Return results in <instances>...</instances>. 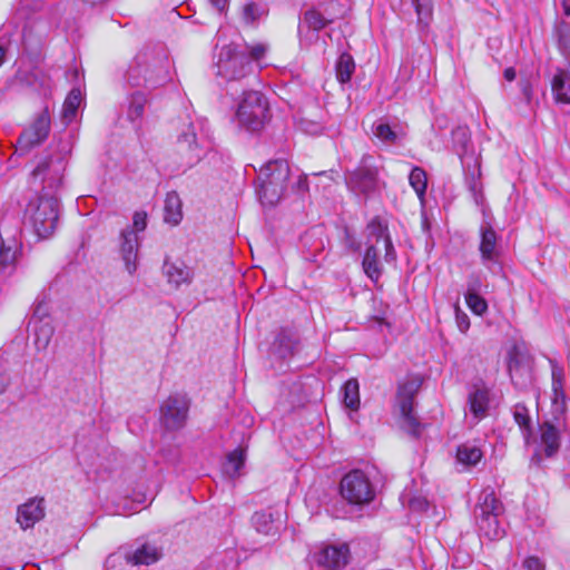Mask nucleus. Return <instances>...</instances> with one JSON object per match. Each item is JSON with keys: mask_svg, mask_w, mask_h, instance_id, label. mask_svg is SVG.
Returning <instances> with one entry per match:
<instances>
[{"mask_svg": "<svg viewBox=\"0 0 570 570\" xmlns=\"http://www.w3.org/2000/svg\"><path fill=\"white\" fill-rule=\"evenodd\" d=\"M558 48L563 56L570 53V22L560 20L556 23L553 30Z\"/></svg>", "mask_w": 570, "mask_h": 570, "instance_id": "obj_38", "label": "nucleus"}, {"mask_svg": "<svg viewBox=\"0 0 570 570\" xmlns=\"http://www.w3.org/2000/svg\"><path fill=\"white\" fill-rule=\"evenodd\" d=\"M163 271L169 284L178 288L180 285H189L194 278V269L184 262L165 261Z\"/></svg>", "mask_w": 570, "mask_h": 570, "instance_id": "obj_25", "label": "nucleus"}, {"mask_svg": "<svg viewBox=\"0 0 570 570\" xmlns=\"http://www.w3.org/2000/svg\"><path fill=\"white\" fill-rule=\"evenodd\" d=\"M519 87H520V90H521V94L523 96L525 104L530 106L532 102V98H533V89H532V85H531L530 80L521 79L519 81Z\"/></svg>", "mask_w": 570, "mask_h": 570, "instance_id": "obj_53", "label": "nucleus"}, {"mask_svg": "<svg viewBox=\"0 0 570 570\" xmlns=\"http://www.w3.org/2000/svg\"><path fill=\"white\" fill-rule=\"evenodd\" d=\"M540 444L547 458L554 456L561 445V439L569 436L570 431L564 416L543 419L539 424Z\"/></svg>", "mask_w": 570, "mask_h": 570, "instance_id": "obj_12", "label": "nucleus"}, {"mask_svg": "<svg viewBox=\"0 0 570 570\" xmlns=\"http://www.w3.org/2000/svg\"><path fill=\"white\" fill-rule=\"evenodd\" d=\"M302 246L307 250V258L316 261L317 257L324 252L328 239H324V228L322 226H315L308 229L301 237Z\"/></svg>", "mask_w": 570, "mask_h": 570, "instance_id": "obj_27", "label": "nucleus"}, {"mask_svg": "<svg viewBox=\"0 0 570 570\" xmlns=\"http://www.w3.org/2000/svg\"><path fill=\"white\" fill-rule=\"evenodd\" d=\"M465 301L470 309L478 316H481L488 308L487 301L478 293H466Z\"/></svg>", "mask_w": 570, "mask_h": 570, "instance_id": "obj_49", "label": "nucleus"}, {"mask_svg": "<svg viewBox=\"0 0 570 570\" xmlns=\"http://www.w3.org/2000/svg\"><path fill=\"white\" fill-rule=\"evenodd\" d=\"M189 400L186 395H169L160 406V423L169 431L181 429L187 421Z\"/></svg>", "mask_w": 570, "mask_h": 570, "instance_id": "obj_13", "label": "nucleus"}, {"mask_svg": "<svg viewBox=\"0 0 570 570\" xmlns=\"http://www.w3.org/2000/svg\"><path fill=\"white\" fill-rule=\"evenodd\" d=\"M322 8L323 4L320 3L318 8H309L303 13L297 28L299 36L303 33L304 28L308 31L320 32L334 22L335 18L328 13L326 8Z\"/></svg>", "mask_w": 570, "mask_h": 570, "instance_id": "obj_20", "label": "nucleus"}, {"mask_svg": "<svg viewBox=\"0 0 570 570\" xmlns=\"http://www.w3.org/2000/svg\"><path fill=\"white\" fill-rule=\"evenodd\" d=\"M452 145L455 154L463 159V156L468 153V148L471 144V137L466 127H456L451 132ZM464 160H462L463 163Z\"/></svg>", "mask_w": 570, "mask_h": 570, "instance_id": "obj_35", "label": "nucleus"}, {"mask_svg": "<svg viewBox=\"0 0 570 570\" xmlns=\"http://www.w3.org/2000/svg\"><path fill=\"white\" fill-rule=\"evenodd\" d=\"M289 173V165L285 159L271 160L261 168L256 191L262 204L274 206L281 200Z\"/></svg>", "mask_w": 570, "mask_h": 570, "instance_id": "obj_4", "label": "nucleus"}, {"mask_svg": "<svg viewBox=\"0 0 570 570\" xmlns=\"http://www.w3.org/2000/svg\"><path fill=\"white\" fill-rule=\"evenodd\" d=\"M171 63L164 46L146 47L140 50L127 72L126 80L131 87L154 90L171 80Z\"/></svg>", "mask_w": 570, "mask_h": 570, "instance_id": "obj_1", "label": "nucleus"}, {"mask_svg": "<svg viewBox=\"0 0 570 570\" xmlns=\"http://www.w3.org/2000/svg\"><path fill=\"white\" fill-rule=\"evenodd\" d=\"M267 14V9L264 4L250 1L243 7V20L247 24L256 23L263 16Z\"/></svg>", "mask_w": 570, "mask_h": 570, "instance_id": "obj_43", "label": "nucleus"}, {"mask_svg": "<svg viewBox=\"0 0 570 570\" xmlns=\"http://www.w3.org/2000/svg\"><path fill=\"white\" fill-rule=\"evenodd\" d=\"M422 381L419 377H409L399 383L396 391V406L403 420V426L413 436L420 435L421 424L414 413V400L420 391Z\"/></svg>", "mask_w": 570, "mask_h": 570, "instance_id": "obj_10", "label": "nucleus"}, {"mask_svg": "<svg viewBox=\"0 0 570 570\" xmlns=\"http://www.w3.org/2000/svg\"><path fill=\"white\" fill-rule=\"evenodd\" d=\"M552 94L558 104H570V73L558 69L551 82Z\"/></svg>", "mask_w": 570, "mask_h": 570, "instance_id": "obj_30", "label": "nucleus"}, {"mask_svg": "<svg viewBox=\"0 0 570 570\" xmlns=\"http://www.w3.org/2000/svg\"><path fill=\"white\" fill-rule=\"evenodd\" d=\"M17 249L0 242V271L11 273L16 267Z\"/></svg>", "mask_w": 570, "mask_h": 570, "instance_id": "obj_46", "label": "nucleus"}, {"mask_svg": "<svg viewBox=\"0 0 570 570\" xmlns=\"http://www.w3.org/2000/svg\"><path fill=\"white\" fill-rule=\"evenodd\" d=\"M46 505L43 498H31L17 510V522L22 530L33 528V525L42 520L46 514Z\"/></svg>", "mask_w": 570, "mask_h": 570, "instance_id": "obj_16", "label": "nucleus"}, {"mask_svg": "<svg viewBox=\"0 0 570 570\" xmlns=\"http://www.w3.org/2000/svg\"><path fill=\"white\" fill-rule=\"evenodd\" d=\"M138 250L139 239L135 230L129 227L122 229L120 233L119 252L129 274H134L137 269Z\"/></svg>", "mask_w": 570, "mask_h": 570, "instance_id": "obj_17", "label": "nucleus"}, {"mask_svg": "<svg viewBox=\"0 0 570 570\" xmlns=\"http://www.w3.org/2000/svg\"><path fill=\"white\" fill-rule=\"evenodd\" d=\"M298 127L302 131L309 135H318L323 130V125L321 122L305 118L299 119Z\"/></svg>", "mask_w": 570, "mask_h": 570, "instance_id": "obj_51", "label": "nucleus"}, {"mask_svg": "<svg viewBox=\"0 0 570 570\" xmlns=\"http://www.w3.org/2000/svg\"><path fill=\"white\" fill-rule=\"evenodd\" d=\"M409 183L416 193L419 199L423 203L428 187L426 171L419 166L413 167L409 175Z\"/></svg>", "mask_w": 570, "mask_h": 570, "instance_id": "obj_36", "label": "nucleus"}, {"mask_svg": "<svg viewBox=\"0 0 570 570\" xmlns=\"http://www.w3.org/2000/svg\"><path fill=\"white\" fill-rule=\"evenodd\" d=\"M481 286H482V282L480 279V276L476 274H471L469 276V281H468L466 293H478L479 294Z\"/></svg>", "mask_w": 570, "mask_h": 570, "instance_id": "obj_57", "label": "nucleus"}, {"mask_svg": "<svg viewBox=\"0 0 570 570\" xmlns=\"http://www.w3.org/2000/svg\"><path fill=\"white\" fill-rule=\"evenodd\" d=\"M126 566H130V562L124 551L111 553L105 561L106 570H125Z\"/></svg>", "mask_w": 570, "mask_h": 570, "instance_id": "obj_50", "label": "nucleus"}, {"mask_svg": "<svg viewBox=\"0 0 570 570\" xmlns=\"http://www.w3.org/2000/svg\"><path fill=\"white\" fill-rule=\"evenodd\" d=\"M164 219L171 225H178L183 218L181 200L176 191L167 194L164 206Z\"/></svg>", "mask_w": 570, "mask_h": 570, "instance_id": "obj_31", "label": "nucleus"}, {"mask_svg": "<svg viewBox=\"0 0 570 570\" xmlns=\"http://www.w3.org/2000/svg\"><path fill=\"white\" fill-rule=\"evenodd\" d=\"M340 493L348 504L361 507L373 501L375 489L364 471L354 469L342 478Z\"/></svg>", "mask_w": 570, "mask_h": 570, "instance_id": "obj_9", "label": "nucleus"}, {"mask_svg": "<svg viewBox=\"0 0 570 570\" xmlns=\"http://www.w3.org/2000/svg\"><path fill=\"white\" fill-rule=\"evenodd\" d=\"M471 323H458L461 333H466Z\"/></svg>", "mask_w": 570, "mask_h": 570, "instance_id": "obj_63", "label": "nucleus"}, {"mask_svg": "<svg viewBox=\"0 0 570 570\" xmlns=\"http://www.w3.org/2000/svg\"><path fill=\"white\" fill-rule=\"evenodd\" d=\"M147 101V96L140 90L130 96L127 110V117L130 121H135L142 117Z\"/></svg>", "mask_w": 570, "mask_h": 570, "instance_id": "obj_39", "label": "nucleus"}, {"mask_svg": "<svg viewBox=\"0 0 570 570\" xmlns=\"http://www.w3.org/2000/svg\"><path fill=\"white\" fill-rule=\"evenodd\" d=\"M409 504L413 511H424L429 507L428 500L421 497L412 498Z\"/></svg>", "mask_w": 570, "mask_h": 570, "instance_id": "obj_58", "label": "nucleus"}, {"mask_svg": "<svg viewBox=\"0 0 570 570\" xmlns=\"http://www.w3.org/2000/svg\"><path fill=\"white\" fill-rule=\"evenodd\" d=\"M479 253L481 264L491 274L499 275L502 273V248L500 245V236L489 223L480 226Z\"/></svg>", "mask_w": 570, "mask_h": 570, "instance_id": "obj_11", "label": "nucleus"}, {"mask_svg": "<svg viewBox=\"0 0 570 570\" xmlns=\"http://www.w3.org/2000/svg\"><path fill=\"white\" fill-rule=\"evenodd\" d=\"M147 227V214L145 212H136L132 217V227L130 229L138 232L145 230Z\"/></svg>", "mask_w": 570, "mask_h": 570, "instance_id": "obj_52", "label": "nucleus"}, {"mask_svg": "<svg viewBox=\"0 0 570 570\" xmlns=\"http://www.w3.org/2000/svg\"><path fill=\"white\" fill-rule=\"evenodd\" d=\"M10 377L9 375L0 370V394L4 393L7 387L9 386Z\"/></svg>", "mask_w": 570, "mask_h": 570, "instance_id": "obj_60", "label": "nucleus"}, {"mask_svg": "<svg viewBox=\"0 0 570 570\" xmlns=\"http://www.w3.org/2000/svg\"><path fill=\"white\" fill-rule=\"evenodd\" d=\"M373 132L376 138L387 145H395L399 140V134L387 122L379 121L374 124Z\"/></svg>", "mask_w": 570, "mask_h": 570, "instance_id": "obj_45", "label": "nucleus"}, {"mask_svg": "<svg viewBox=\"0 0 570 570\" xmlns=\"http://www.w3.org/2000/svg\"><path fill=\"white\" fill-rule=\"evenodd\" d=\"M59 200L57 196L40 194L30 200L26 208V217L31 223L35 233L40 238L53 234L58 223Z\"/></svg>", "mask_w": 570, "mask_h": 570, "instance_id": "obj_7", "label": "nucleus"}, {"mask_svg": "<svg viewBox=\"0 0 570 570\" xmlns=\"http://www.w3.org/2000/svg\"><path fill=\"white\" fill-rule=\"evenodd\" d=\"M384 248H385L384 259L387 263L395 262L396 261V250L394 248L391 236H385Z\"/></svg>", "mask_w": 570, "mask_h": 570, "instance_id": "obj_55", "label": "nucleus"}, {"mask_svg": "<svg viewBox=\"0 0 570 570\" xmlns=\"http://www.w3.org/2000/svg\"><path fill=\"white\" fill-rule=\"evenodd\" d=\"M562 8L566 16H570V0H562Z\"/></svg>", "mask_w": 570, "mask_h": 570, "instance_id": "obj_62", "label": "nucleus"}, {"mask_svg": "<svg viewBox=\"0 0 570 570\" xmlns=\"http://www.w3.org/2000/svg\"><path fill=\"white\" fill-rule=\"evenodd\" d=\"M298 343V336L292 328H282L281 332L276 334L271 345L269 353L282 360L287 358L295 353Z\"/></svg>", "mask_w": 570, "mask_h": 570, "instance_id": "obj_22", "label": "nucleus"}, {"mask_svg": "<svg viewBox=\"0 0 570 570\" xmlns=\"http://www.w3.org/2000/svg\"><path fill=\"white\" fill-rule=\"evenodd\" d=\"M245 464V451L243 449H235L227 455V461L224 465V471L232 478L238 476L240 470Z\"/></svg>", "mask_w": 570, "mask_h": 570, "instance_id": "obj_40", "label": "nucleus"}, {"mask_svg": "<svg viewBox=\"0 0 570 570\" xmlns=\"http://www.w3.org/2000/svg\"><path fill=\"white\" fill-rule=\"evenodd\" d=\"M342 244L344 248L351 254L360 253L362 247V244L357 239L355 233L348 226L343 227Z\"/></svg>", "mask_w": 570, "mask_h": 570, "instance_id": "obj_48", "label": "nucleus"}, {"mask_svg": "<svg viewBox=\"0 0 570 570\" xmlns=\"http://www.w3.org/2000/svg\"><path fill=\"white\" fill-rule=\"evenodd\" d=\"M503 504L495 497L494 491L490 488L484 489L474 508L473 514L475 523L481 537L489 540L501 539L505 534L502 520Z\"/></svg>", "mask_w": 570, "mask_h": 570, "instance_id": "obj_3", "label": "nucleus"}, {"mask_svg": "<svg viewBox=\"0 0 570 570\" xmlns=\"http://www.w3.org/2000/svg\"><path fill=\"white\" fill-rule=\"evenodd\" d=\"M381 168L382 166L375 156L363 155L357 167L345 173L347 188L366 198L379 193L383 184L380 179Z\"/></svg>", "mask_w": 570, "mask_h": 570, "instance_id": "obj_5", "label": "nucleus"}, {"mask_svg": "<svg viewBox=\"0 0 570 570\" xmlns=\"http://www.w3.org/2000/svg\"><path fill=\"white\" fill-rule=\"evenodd\" d=\"M66 167L67 157L61 151L51 153L39 160L31 176L33 181L40 180L41 194L57 196L62 186Z\"/></svg>", "mask_w": 570, "mask_h": 570, "instance_id": "obj_8", "label": "nucleus"}, {"mask_svg": "<svg viewBox=\"0 0 570 570\" xmlns=\"http://www.w3.org/2000/svg\"><path fill=\"white\" fill-rule=\"evenodd\" d=\"M124 553L127 557V561L130 562V566H150L156 563L160 558L159 550L150 544L142 543L136 548H130Z\"/></svg>", "mask_w": 570, "mask_h": 570, "instance_id": "obj_26", "label": "nucleus"}, {"mask_svg": "<svg viewBox=\"0 0 570 570\" xmlns=\"http://www.w3.org/2000/svg\"><path fill=\"white\" fill-rule=\"evenodd\" d=\"M230 0H209L210 6L218 12L224 13L229 7Z\"/></svg>", "mask_w": 570, "mask_h": 570, "instance_id": "obj_59", "label": "nucleus"}, {"mask_svg": "<svg viewBox=\"0 0 570 570\" xmlns=\"http://www.w3.org/2000/svg\"><path fill=\"white\" fill-rule=\"evenodd\" d=\"M298 188L299 189H307V180H306V178H301L298 180Z\"/></svg>", "mask_w": 570, "mask_h": 570, "instance_id": "obj_64", "label": "nucleus"}, {"mask_svg": "<svg viewBox=\"0 0 570 570\" xmlns=\"http://www.w3.org/2000/svg\"><path fill=\"white\" fill-rule=\"evenodd\" d=\"M350 560V549L345 543L327 546L316 554V562L330 570H337L345 567Z\"/></svg>", "mask_w": 570, "mask_h": 570, "instance_id": "obj_18", "label": "nucleus"}, {"mask_svg": "<svg viewBox=\"0 0 570 570\" xmlns=\"http://www.w3.org/2000/svg\"><path fill=\"white\" fill-rule=\"evenodd\" d=\"M508 371L515 387L524 390L531 384V368L515 351L510 353Z\"/></svg>", "mask_w": 570, "mask_h": 570, "instance_id": "obj_23", "label": "nucleus"}, {"mask_svg": "<svg viewBox=\"0 0 570 570\" xmlns=\"http://www.w3.org/2000/svg\"><path fill=\"white\" fill-rule=\"evenodd\" d=\"M523 570H544V564L537 557H528L523 561Z\"/></svg>", "mask_w": 570, "mask_h": 570, "instance_id": "obj_56", "label": "nucleus"}, {"mask_svg": "<svg viewBox=\"0 0 570 570\" xmlns=\"http://www.w3.org/2000/svg\"><path fill=\"white\" fill-rule=\"evenodd\" d=\"M483 454L479 446L470 443H464L458 446L456 459L464 465H475Z\"/></svg>", "mask_w": 570, "mask_h": 570, "instance_id": "obj_37", "label": "nucleus"}, {"mask_svg": "<svg viewBox=\"0 0 570 570\" xmlns=\"http://www.w3.org/2000/svg\"><path fill=\"white\" fill-rule=\"evenodd\" d=\"M490 401V389L484 383H476L471 387L468 395V406L475 422L488 415Z\"/></svg>", "mask_w": 570, "mask_h": 570, "instance_id": "obj_19", "label": "nucleus"}, {"mask_svg": "<svg viewBox=\"0 0 570 570\" xmlns=\"http://www.w3.org/2000/svg\"><path fill=\"white\" fill-rule=\"evenodd\" d=\"M552 406L551 416H564L567 396L563 390V371L557 364H552Z\"/></svg>", "mask_w": 570, "mask_h": 570, "instance_id": "obj_24", "label": "nucleus"}, {"mask_svg": "<svg viewBox=\"0 0 570 570\" xmlns=\"http://www.w3.org/2000/svg\"><path fill=\"white\" fill-rule=\"evenodd\" d=\"M362 268L365 275L373 282H377L383 274V266L380 262L379 249L375 245H368L365 249Z\"/></svg>", "mask_w": 570, "mask_h": 570, "instance_id": "obj_29", "label": "nucleus"}, {"mask_svg": "<svg viewBox=\"0 0 570 570\" xmlns=\"http://www.w3.org/2000/svg\"><path fill=\"white\" fill-rule=\"evenodd\" d=\"M252 522L257 532L267 535L276 534L282 525L279 514L275 517L274 513L268 510L255 512Z\"/></svg>", "mask_w": 570, "mask_h": 570, "instance_id": "obj_28", "label": "nucleus"}, {"mask_svg": "<svg viewBox=\"0 0 570 570\" xmlns=\"http://www.w3.org/2000/svg\"><path fill=\"white\" fill-rule=\"evenodd\" d=\"M368 237H374L376 242L381 238L385 240V236H391L386 223L380 217H373L366 225Z\"/></svg>", "mask_w": 570, "mask_h": 570, "instance_id": "obj_47", "label": "nucleus"}, {"mask_svg": "<svg viewBox=\"0 0 570 570\" xmlns=\"http://www.w3.org/2000/svg\"><path fill=\"white\" fill-rule=\"evenodd\" d=\"M240 127L250 132L261 131L271 119L267 98L257 90L244 91L236 111Z\"/></svg>", "mask_w": 570, "mask_h": 570, "instance_id": "obj_6", "label": "nucleus"}, {"mask_svg": "<svg viewBox=\"0 0 570 570\" xmlns=\"http://www.w3.org/2000/svg\"><path fill=\"white\" fill-rule=\"evenodd\" d=\"M268 46L259 42L255 45H227L222 47L216 63V75L227 81L240 80L254 72L255 65H259L266 57Z\"/></svg>", "mask_w": 570, "mask_h": 570, "instance_id": "obj_2", "label": "nucleus"}, {"mask_svg": "<svg viewBox=\"0 0 570 570\" xmlns=\"http://www.w3.org/2000/svg\"><path fill=\"white\" fill-rule=\"evenodd\" d=\"M503 77L508 81H513L515 79V77H517L515 69L513 67L505 68L504 71H503Z\"/></svg>", "mask_w": 570, "mask_h": 570, "instance_id": "obj_61", "label": "nucleus"}, {"mask_svg": "<svg viewBox=\"0 0 570 570\" xmlns=\"http://www.w3.org/2000/svg\"><path fill=\"white\" fill-rule=\"evenodd\" d=\"M51 316L49 294L42 291L36 298L32 305V318L36 321H43L46 317Z\"/></svg>", "mask_w": 570, "mask_h": 570, "instance_id": "obj_42", "label": "nucleus"}, {"mask_svg": "<svg viewBox=\"0 0 570 570\" xmlns=\"http://www.w3.org/2000/svg\"><path fill=\"white\" fill-rule=\"evenodd\" d=\"M513 416L520 428H529L530 417L524 406H517Z\"/></svg>", "mask_w": 570, "mask_h": 570, "instance_id": "obj_54", "label": "nucleus"}, {"mask_svg": "<svg viewBox=\"0 0 570 570\" xmlns=\"http://www.w3.org/2000/svg\"><path fill=\"white\" fill-rule=\"evenodd\" d=\"M336 79L344 85L351 81L355 71L354 58L348 52H343L335 63Z\"/></svg>", "mask_w": 570, "mask_h": 570, "instance_id": "obj_33", "label": "nucleus"}, {"mask_svg": "<svg viewBox=\"0 0 570 570\" xmlns=\"http://www.w3.org/2000/svg\"><path fill=\"white\" fill-rule=\"evenodd\" d=\"M417 14V24L420 27H428L433 14L432 0H412Z\"/></svg>", "mask_w": 570, "mask_h": 570, "instance_id": "obj_44", "label": "nucleus"}, {"mask_svg": "<svg viewBox=\"0 0 570 570\" xmlns=\"http://www.w3.org/2000/svg\"><path fill=\"white\" fill-rule=\"evenodd\" d=\"M176 153L179 155L181 164L188 167L197 164L203 156V148L198 142L194 124H188L176 141Z\"/></svg>", "mask_w": 570, "mask_h": 570, "instance_id": "obj_15", "label": "nucleus"}, {"mask_svg": "<svg viewBox=\"0 0 570 570\" xmlns=\"http://www.w3.org/2000/svg\"><path fill=\"white\" fill-rule=\"evenodd\" d=\"M471 158L473 164L468 161L462 163L465 175L464 180L469 191L472 194L475 205L482 207L485 202V196L483 193V184L481 181V164L473 157Z\"/></svg>", "mask_w": 570, "mask_h": 570, "instance_id": "obj_21", "label": "nucleus"}, {"mask_svg": "<svg viewBox=\"0 0 570 570\" xmlns=\"http://www.w3.org/2000/svg\"><path fill=\"white\" fill-rule=\"evenodd\" d=\"M31 325V323H28ZM33 335V344L38 351L46 350L55 333L51 323H32V327L28 328Z\"/></svg>", "mask_w": 570, "mask_h": 570, "instance_id": "obj_32", "label": "nucleus"}, {"mask_svg": "<svg viewBox=\"0 0 570 570\" xmlns=\"http://www.w3.org/2000/svg\"><path fill=\"white\" fill-rule=\"evenodd\" d=\"M50 132V115L46 107L26 128L18 138V147L21 151H29L31 148L42 144Z\"/></svg>", "mask_w": 570, "mask_h": 570, "instance_id": "obj_14", "label": "nucleus"}, {"mask_svg": "<svg viewBox=\"0 0 570 570\" xmlns=\"http://www.w3.org/2000/svg\"><path fill=\"white\" fill-rule=\"evenodd\" d=\"M81 102V91L78 88H73L68 94L62 108V117L66 120H72Z\"/></svg>", "mask_w": 570, "mask_h": 570, "instance_id": "obj_41", "label": "nucleus"}, {"mask_svg": "<svg viewBox=\"0 0 570 570\" xmlns=\"http://www.w3.org/2000/svg\"><path fill=\"white\" fill-rule=\"evenodd\" d=\"M342 395L344 405L356 411L360 407V385L356 379H350L342 386Z\"/></svg>", "mask_w": 570, "mask_h": 570, "instance_id": "obj_34", "label": "nucleus"}]
</instances>
